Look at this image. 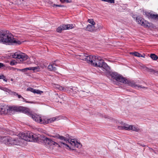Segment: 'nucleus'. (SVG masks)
<instances>
[{
	"label": "nucleus",
	"mask_w": 158,
	"mask_h": 158,
	"mask_svg": "<svg viewBox=\"0 0 158 158\" xmlns=\"http://www.w3.org/2000/svg\"><path fill=\"white\" fill-rule=\"evenodd\" d=\"M0 38L2 43L6 45L21 44L20 41L15 39L13 35L8 30H0Z\"/></svg>",
	"instance_id": "obj_1"
},
{
	"label": "nucleus",
	"mask_w": 158,
	"mask_h": 158,
	"mask_svg": "<svg viewBox=\"0 0 158 158\" xmlns=\"http://www.w3.org/2000/svg\"><path fill=\"white\" fill-rule=\"evenodd\" d=\"M12 111L22 112L26 114L29 113L28 109L21 106H10L8 108H6L4 106L0 107V114H6L7 113L10 112Z\"/></svg>",
	"instance_id": "obj_2"
},
{
	"label": "nucleus",
	"mask_w": 158,
	"mask_h": 158,
	"mask_svg": "<svg viewBox=\"0 0 158 158\" xmlns=\"http://www.w3.org/2000/svg\"><path fill=\"white\" fill-rule=\"evenodd\" d=\"M28 112L29 113H27V114L31 117L35 121L37 122L44 124L48 123L49 121L51 123L56 120H58L60 118V117L59 116L54 117L49 119H46L42 118L40 116L36 114H31L29 112V109Z\"/></svg>",
	"instance_id": "obj_3"
},
{
	"label": "nucleus",
	"mask_w": 158,
	"mask_h": 158,
	"mask_svg": "<svg viewBox=\"0 0 158 158\" xmlns=\"http://www.w3.org/2000/svg\"><path fill=\"white\" fill-rule=\"evenodd\" d=\"M18 136L20 139L28 141H37L38 138L36 135H34L33 133L29 131L20 132Z\"/></svg>",
	"instance_id": "obj_4"
},
{
	"label": "nucleus",
	"mask_w": 158,
	"mask_h": 158,
	"mask_svg": "<svg viewBox=\"0 0 158 158\" xmlns=\"http://www.w3.org/2000/svg\"><path fill=\"white\" fill-rule=\"evenodd\" d=\"M40 139L43 141L46 145H48L49 146L54 145L55 146H58L59 148H61V147L60 145L63 144L65 145V146L71 149V147H69L68 145L63 142H59L58 143H56L50 139H49L46 137L43 136L41 137Z\"/></svg>",
	"instance_id": "obj_5"
},
{
	"label": "nucleus",
	"mask_w": 158,
	"mask_h": 158,
	"mask_svg": "<svg viewBox=\"0 0 158 158\" xmlns=\"http://www.w3.org/2000/svg\"><path fill=\"white\" fill-rule=\"evenodd\" d=\"M19 141L17 138L0 136V142H3L7 145H16L19 143Z\"/></svg>",
	"instance_id": "obj_6"
},
{
	"label": "nucleus",
	"mask_w": 158,
	"mask_h": 158,
	"mask_svg": "<svg viewBox=\"0 0 158 158\" xmlns=\"http://www.w3.org/2000/svg\"><path fill=\"white\" fill-rule=\"evenodd\" d=\"M90 63L95 67H101L104 60L100 57L97 56H92Z\"/></svg>",
	"instance_id": "obj_7"
},
{
	"label": "nucleus",
	"mask_w": 158,
	"mask_h": 158,
	"mask_svg": "<svg viewBox=\"0 0 158 158\" xmlns=\"http://www.w3.org/2000/svg\"><path fill=\"white\" fill-rule=\"evenodd\" d=\"M12 56L14 58H18L21 61H23L26 60L28 58V56L26 54L23 53H22L20 51L15 52L13 53L12 55Z\"/></svg>",
	"instance_id": "obj_8"
},
{
	"label": "nucleus",
	"mask_w": 158,
	"mask_h": 158,
	"mask_svg": "<svg viewBox=\"0 0 158 158\" xmlns=\"http://www.w3.org/2000/svg\"><path fill=\"white\" fill-rule=\"evenodd\" d=\"M133 17L134 19H135L136 22L138 24L142 26L146 27H149L151 26L150 23L141 17H136L134 15L133 16Z\"/></svg>",
	"instance_id": "obj_9"
},
{
	"label": "nucleus",
	"mask_w": 158,
	"mask_h": 158,
	"mask_svg": "<svg viewBox=\"0 0 158 158\" xmlns=\"http://www.w3.org/2000/svg\"><path fill=\"white\" fill-rule=\"evenodd\" d=\"M80 59L85 60L89 63H90V60H91L92 56L89 55L85 53H82L79 55Z\"/></svg>",
	"instance_id": "obj_10"
},
{
	"label": "nucleus",
	"mask_w": 158,
	"mask_h": 158,
	"mask_svg": "<svg viewBox=\"0 0 158 158\" xmlns=\"http://www.w3.org/2000/svg\"><path fill=\"white\" fill-rule=\"evenodd\" d=\"M75 26L74 24H66L61 25L58 27L57 30H68L73 28Z\"/></svg>",
	"instance_id": "obj_11"
},
{
	"label": "nucleus",
	"mask_w": 158,
	"mask_h": 158,
	"mask_svg": "<svg viewBox=\"0 0 158 158\" xmlns=\"http://www.w3.org/2000/svg\"><path fill=\"white\" fill-rule=\"evenodd\" d=\"M110 75L112 78L115 80L118 81L122 83L121 81L123 79V77L118 75L117 73L115 72L112 73Z\"/></svg>",
	"instance_id": "obj_12"
},
{
	"label": "nucleus",
	"mask_w": 158,
	"mask_h": 158,
	"mask_svg": "<svg viewBox=\"0 0 158 158\" xmlns=\"http://www.w3.org/2000/svg\"><path fill=\"white\" fill-rule=\"evenodd\" d=\"M51 137L55 138L56 139H59L61 140H64L66 143H67V142H69V139H67L63 136L60 135L58 134H53V135L50 136Z\"/></svg>",
	"instance_id": "obj_13"
},
{
	"label": "nucleus",
	"mask_w": 158,
	"mask_h": 158,
	"mask_svg": "<svg viewBox=\"0 0 158 158\" xmlns=\"http://www.w3.org/2000/svg\"><path fill=\"white\" fill-rule=\"evenodd\" d=\"M145 15L149 19H158V15L147 12L145 13Z\"/></svg>",
	"instance_id": "obj_14"
},
{
	"label": "nucleus",
	"mask_w": 158,
	"mask_h": 158,
	"mask_svg": "<svg viewBox=\"0 0 158 158\" xmlns=\"http://www.w3.org/2000/svg\"><path fill=\"white\" fill-rule=\"evenodd\" d=\"M121 82L122 83L126 84L127 85L131 86L132 87H134L135 85V82L134 81L128 80L124 77H123V79Z\"/></svg>",
	"instance_id": "obj_15"
},
{
	"label": "nucleus",
	"mask_w": 158,
	"mask_h": 158,
	"mask_svg": "<svg viewBox=\"0 0 158 158\" xmlns=\"http://www.w3.org/2000/svg\"><path fill=\"white\" fill-rule=\"evenodd\" d=\"M69 143L73 147H75L77 148H81L82 146L81 144L77 141L74 140H70L69 142H67V143Z\"/></svg>",
	"instance_id": "obj_16"
},
{
	"label": "nucleus",
	"mask_w": 158,
	"mask_h": 158,
	"mask_svg": "<svg viewBox=\"0 0 158 158\" xmlns=\"http://www.w3.org/2000/svg\"><path fill=\"white\" fill-rule=\"evenodd\" d=\"M130 126V125H129L127 124L124 123L123 126H118V128L119 129L129 130Z\"/></svg>",
	"instance_id": "obj_17"
},
{
	"label": "nucleus",
	"mask_w": 158,
	"mask_h": 158,
	"mask_svg": "<svg viewBox=\"0 0 158 158\" xmlns=\"http://www.w3.org/2000/svg\"><path fill=\"white\" fill-rule=\"evenodd\" d=\"M27 90L28 91H30L34 94L36 93L37 94H41V93L43 92L40 91L39 90H36L31 87H29L27 88Z\"/></svg>",
	"instance_id": "obj_18"
},
{
	"label": "nucleus",
	"mask_w": 158,
	"mask_h": 158,
	"mask_svg": "<svg viewBox=\"0 0 158 158\" xmlns=\"http://www.w3.org/2000/svg\"><path fill=\"white\" fill-rule=\"evenodd\" d=\"M144 69L146 71H147L148 72L151 73H157L158 72L157 71H155L153 69L148 68L147 67H145L144 68Z\"/></svg>",
	"instance_id": "obj_19"
},
{
	"label": "nucleus",
	"mask_w": 158,
	"mask_h": 158,
	"mask_svg": "<svg viewBox=\"0 0 158 158\" xmlns=\"http://www.w3.org/2000/svg\"><path fill=\"white\" fill-rule=\"evenodd\" d=\"M0 89L8 92L9 94L11 95L13 91L5 87H0Z\"/></svg>",
	"instance_id": "obj_20"
},
{
	"label": "nucleus",
	"mask_w": 158,
	"mask_h": 158,
	"mask_svg": "<svg viewBox=\"0 0 158 158\" xmlns=\"http://www.w3.org/2000/svg\"><path fill=\"white\" fill-rule=\"evenodd\" d=\"M102 64V66H101V67L103 68L106 71H108L110 69V67L107 65L106 63L104 62V61Z\"/></svg>",
	"instance_id": "obj_21"
},
{
	"label": "nucleus",
	"mask_w": 158,
	"mask_h": 158,
	"mask_svg": "<svg viewBox=\"0 0 158 158\" xmlns=\"http://www.w3.org/2000/svg\"><path fill=\"white\" fill-rule=\"evenodd\" d=\"M132 54L138 57H142L144 58L145 55L144 54H143L142 55L141 54L136 52H135L132 53Z\"/></svg>",
	"instance_id": "obj_22"
},
{
	"label": "nucleus",
	"mask_w": 158,
	"mask_h": 158,
	"mask_svg": "<svg viewBox=\"0 0 158 158\" xmlns=\"http://www.w3.org/2000/svg\"><path fill=\"white\" fill-rule=\"evenodd\" d=\"M55 87L56 88L60 90L63 91H65V89L64 87L59 85H56Z\"/></svg>",
	"instance_id": "obj_23"
},
{
	"label": "nucleus",
	"mask_w": 158,
	"mask_h": 158,
	"mask_svg": "<svg viewBox=\"0 0 158 158\" xmlns=\"http://www.w3.org/2000/svg\"><path fill=\"white\" fill-rule=\"evenodd\" d=\"M129 130H131L133 131H138L139 130V129L138 128L136 127L135 126L133 125H130V127Z\"/></svg>",
	"instance_id": "obj_24"
},
{
	"label": "nucleus",
	"mask_w": 158,
	"mask_h": 158,
	"mask_svg": "<svg viewBox=\"0 0 158 158\" xmlns=\"http://www.w3.org/2000/svg\"><path fill=\"white\" fill-rule=\"evenodd\" d=\"M150 57L153 60H157L158 59L157 56L155 54H151Z\"/></svg>",
	"instance_id": "obj_25"
},
{
	"label": "nucleus",
	"mask_w": 158,
	"mask_h": 158,
	"mask_svg": "<svg viewBox=\"0 0 158 158\" xmlns=\"http://www.w3.org/2000/svg\"><path fill=\"white\" fill-rule=\"evenodd\" d=\"M86 92L85 91H81L79 92V94L81 97H84L86 95Z\"/></svg>",
	"instance_id": "obj_26"
},
{
	"label": "nucleus",
	"mask_w": 158,
	"mask_h": 158,
	"mask_svg": "<svg viewBox=\"0 0 158 158\" xmlns=\"http://www.w3.org/2000/svg\"><path fill=\"white\" fill-rule=\"evenodd\" d=\"M88 22L90 23L91 25H94L95 24V23L94 20L92 19H89L88 20Z\"/></svg>",
	"instance_id": "obj_27"
},
{
	"label": "nucleus",
	"mask_w": 158,
	"mask_h": 158,
	"mask_svg": "<svg viewBox=\"0 0 158 158\" xmlns=\"http://www.w3.org/2000/svg\"><path fill=\"white\" fill-rule=\"evenodd\" d=\"M11 95H15L16 96H17L18 97V98H23V97H22L21 95L18 94V93H17L16 92H15L14 91H13Z\"/></svg>",
	"instance_id": "obj_28"
},
{
	"label": "nucleus",
	"mask_w": 158,
	"mask_h": 158,
	"mask_svg": "<svg viewBox=\"0 0 158 158\" xmlns=\"http://www.w3.org/2000/svg\"><path fill=\"white\" fill-rule=\"evenodd\" d=\"M60 2L62 3H69L72 2V0H60Z\"/></svg>",
	"instance_id": "obj_29"
},
{
	"label": "nucleus",
	"mask_w": 158,
	"mask_h": 158,
	"mask_svg": "<svg viewBox=\"0 0 158 158\" xmlns=\"http://www.w3.org/2000/svg\"><path fill=\"white\" fill-rule=\"evenodd\" d=\"M17 63V62H16L15 60H12L10 62V65L12 66L16 65Z\"/></svg>",
	"instance_id": "obj_30"
},
{
	"label": "nucleus",
	"mask_w": 158,
	"mask_h": 158,
	"mask_svg": "<svg viewBox=\"0 0 158 158\" xmlns=\"http://www.w3.org/2000/svg\"><path fill=\"white\" fill-rule=\"evenodd\" d=\"M102 1L110 3H114V0H102Z\"/></svg>",
	"instance_id": "obj_31"
},
{
	"label": "nucleus",
	"mask_w": 158,
	"mask_h": 158,
	"mask_svg": "<svg viewBox=\"0 0 158 158\" xmlns=\"http://www.w3.org/2000/svg\"><path fill=\"white\" fill-rule=\"evenodd\" d=\"M37 68L36 67H32L26 68L27 71L28 70H35Z\"/></svg>",
	"instance_id": "obj_32"
},
{
	"label": "nucleus",
	"mask_w": 158,
	"mask_h": 158,
	"mask_svg": "<svg viewBox=\"0 0 158 158\" xmlns=\"http://www.w3.org/2000/svg\"><path fill=\"white\" fill-rule=\"evenodd\" d=\"M134 87H135V88H136V87H138L139 88H146L144 86H142L141 85H139L135 84V85L134 86Z\"/></svg>",
	"instance_id": "obj_33"
},
{
	"label": "nucleus",
	"mask_w": 158,
	"mask_h": 158,
	"mask_svg": "<svg viewBox=\"0 0 158 158\" xmlns=\"http://www.w3.org/2000/svg\"><path fill=\"white\" fill-rule=\"evenodd\" d=\"M52 68V64H50L48 66V69L50 71H52V70H53V69Z\"/></svg>",
	"instance_id": "obj_34"
},
{
	"label": "nucleus",
	"mask_w": 158,
	"mask_h": 158,
	"mask_svg": "<svg viewBox=\"0 0 158 158\" xmlns=\"http://www.w3.org/2000/svg\"><path fill=\"white\" fill-rule=\"evenodd\" d=\"M94 27V26L92 25L89 24L87 26V28L89 29H93Z\"/></svg>",
	"instance_id": "obj_35"
},
{
	"label": "nucleus",
	"mask_w": 158,
	"mask_h": 158,
	"mask_svg": "<svg viewBox=\"0 0 158 158\" xmlns=\"http://www.w3.org/2000/svg\"><path fill=\"white\" fill-rule=\"evenodd\" d=\"M54 65H55L56 66H57V65L55 63H53L52 64V68L53 69V70H52V71H53L55 72L56 71V68L54 66Z\"/></svg>",
	"instance_id": "obj_36"
},
{
	"label": "nucleus",
	"mask_w": 158,
	"mask_h": 158,
	"mask_svg": "<svg viewBox=\"0 0 158 158\" xmlns=\"http://www.w3.org/2000/svg\"><path fill=\"white\" fill-rule=\"evenodd\" d=\"M97 25L98 26V29H103V27L102 26H101L100 24H98Z\"/></svg>",
	"instance_id": "obj_37"
},
{
	"label": "nucleus",
	"mask_w": 158,
	"mask_h": 158,
	"mask_svg": "<svg viewBox=\"0 0 158 158\" xmlns=\"http://www.w3.org/2000/svg\"><path fill=\"white\" fill-rule=\"evenodd\" d=\"M22 99H23V102H25L27 103H33V102H28V101H26V100L23 97L22 98Z\"/></svg>",
	"instance_id": "obj_38"
},
{
	"label": "nucleus",
	"mask_w": 158,
	"mask_h": 158,
	"mask_svg": "<svg viewBox=\"0 0 158 158\" xmlns=\"http://www.w3.org/2000/svg\"><path fill=\"white\" fill-rule=\"evenodd\" d=\"M22 99H23V102H25L27 103H33V102H28V101H26V100L23 97L22 98Z\"/></svg>",
	"instance_id": "obj_39"
},
{
	"label": "nucleus",
	"mask_w": 158,
	"mask_h": 158,
	"mask_svg": "<svg viewBox=\"0 0 158 158\" xmlns=\"http://www.w3.org/2000/svg\"><path fill=\"white\" fill-rule=\"evenodd\" d=\"M53 6L54 7H62V6H63L61 5H56V4H53Z\"/></svg>",
	"instance_id": "obj_40"
},
{
	"label": "nucleus",
	"mask_w": 158,
	"mask_h": 158,
	"mask_svg": "<svg viewBox=\"0 0 158 158\" xmlns=\"http://www.w3.org/2000/svg\"><path fill=\"white\" fill-rule=\"evenodd\" d=\"M27 71L26 68L21 69V71L23 72H25Z\"/></svg>",
	"instance_id": "obj_41"
},
{
	"label": "nucleus",
	"mask_w": 158,
	"mask_h": 158,
	"mask_svg": "<svg viewBox=\"0 0 158 158\" xmlns=\"http://www.w3.org/2000/svg\"><path fill=\"white\" fill-rule=\"evenodd\" d=\"M2 79H3L4 81H7V79H6L5 77L4 76V75L3 77V78H2Z\"/></svg>",
	"instance_id": "obj_42"
},
{
	"label": "nucleus",
	"mask_w": 158,
	"mask_h": 158,
	"mask_svg": "<svg viewBox=\"0 0 158 158\" xmlns=\"http://www.w3.org/2000/svg\"><path fill=\"white\" fill-rule=\"evenodd\" d=\"M4 66V65L3 64L0 63V68H1L2 67H3Z\"/></svg>",
	"instance_id": "obj_43"
},
{
	"label": "nucleus",
	"mask_w": 158,
	"mask_h": 158,
	"mask_svg": "<svg viewBox=\"0 0 158 158\" xmlns=\"http://www.w3.org/2000/svg\"><path fill=\"white\" fill-rule=\"evenodd\" d=\"M3 76L4 75H0V79H2V78H3Z\"/></svg>",
	"instance_id": "obj_44"
},
{
	"label": "nucleus",
	"mask_w": 158,
	"mask_h": 158,
	"mask_svg": "<svg viewBox=\"0 0 158 158\" xmlns=\"http://www.w3.org/2000/svg\"><path fill=\"white\" fill-rule=\"evenodd\" d=\"M15 69L17 70V71H21V69Z\"/></svg>",
	"instance_id": "obj_45"
},
{
	"label": "nucleus",
	"mask_w": 158,
	"mask_h": 158,
	"mask_svg": "<svg viewBox=\"0 0 158 158\" xmlns=\"http://www.w3.org/2000/svg\"><path fill=\"white\" fill-rule=\"evenodd\" d=\"M62 30H57V32L59 33H61Z\"/></svg>",
	"instance_id": "obj_46"
},
{
	"label": "nucleus",
	"mask_w": 158,
	"mask_h": 158,
	"mask_svg": "<svg viewBox=\"0 0 158 158\" xmlns=\"http://www.w3.org/2000/svg\"><path fill=\"white\" fill-rule=\"evenodd\" d=\"M143 147H144L145 146V145L143 144V145H141Z\"/></svg>",
	"instance_id": "obj_47"
},
{
	"label": "nucleus",
	"mask_w": 158,
	"mask_h": 158,
	"mask_svg": "<svg viewBox=\"0 0 158 158\" xmlns=\"http://www.w3.org/2000/svg\"><path fill=\"white\" fill-rule=\"evenodd\" d=\"M150 150H153L151 148H149Z\"/></svg>",
	"instance_id": "obj_48"
},
{
	"label": "nucleus",
	"mask_w": 158,
	"mask_h": 158,
	"mask_svg": "<svg viewBox=\"0 0 158 158\" xmlns=\"http://www.w3.org/2000/svg\"><path fill=\"white\" fill-rule=\"evenodd\" d=\"M89 31H93L94 30H89Z\"/></svg>",
	"instance_id": "obj_49"
}]
</instances>
